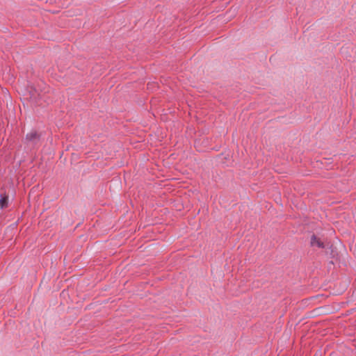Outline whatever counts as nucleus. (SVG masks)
<instances>
[{"label":"nucleus","mask_w":356,"mask_h":356,"mask_svg":"<svg viewBox=\"0 0 356 356\" xmlns=\"http://www.w3.org/2000/svg\"><path fill=\"white\" fill-rule=\"evenodd\" d=\"M8 205V196L6 195H0V209L6 207Z\"/></svg>","instance_id":"obj_3"},{"label":"nucleus","mask_w":356,"mask_h":356,"mask_svg":"<svg viewBox=\"0 0 356 356\" xmlns=\"http://www.w3.org/2000/svg\"><path fill=\"white\" fill-rule=\"evenodd\" d=\"M311 245L313 247L323 248H324L323 242L321 241L316 236L313 235L311 238Z\"/></svg>","instance_id":"obj_1"},{"label":"nucleus","mask_w":356,"mask_h":356,"mask_svg":"<svg viewBox=\"0 0 356 356\" xmlns=\"http://www.w3.org/2000/svg\"><path fill=\"white\" fill-rule=\"evenodd\" d=\"M39 136L35 131H32L28 133L26 136V139L29 141H33L38 139Z\"/></svg>","instance_id":"obj_2"}]
</instances>
